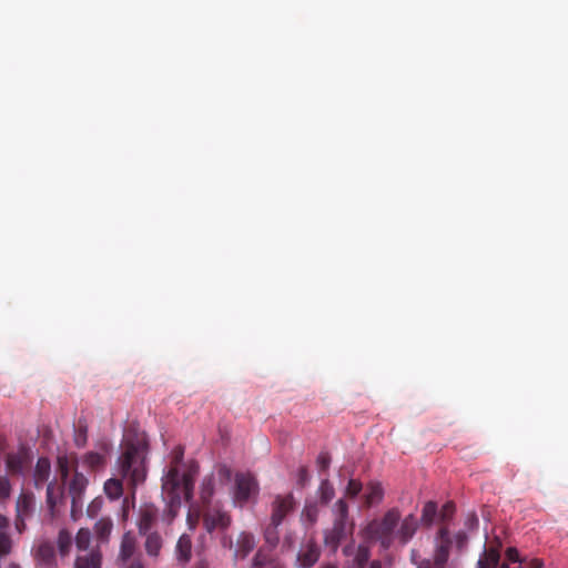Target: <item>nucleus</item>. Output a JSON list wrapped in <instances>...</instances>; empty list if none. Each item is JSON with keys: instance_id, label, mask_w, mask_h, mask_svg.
I'll use <instances>...</instances> for the list:
<instances>
[{"instance_id": "nucleus-28", "label": "nucleus", "mask_w": 568, "mask_h": 568, "mask_svg": "<svg viewBox=\"0 0 568 568\" xmlns=\"http://www.w3.org/2000/svg\"><path fill=\"white\" fill-rule=\"evenodd\" d=\"M449 556V547L448 545L442 544L439 545L434 554V560H432L433 568H445V565L448 560Z\"/></svg>"}, {"instance_id": "nucleus-44", "label": "nucleus", "mask_w": 568, "mask_h": 568, "mask_svg": "<svg viewBox=\"0 0 568 568\" xmlns=\"http://www.w3.org/2000/svg\"><path fill=\"white\" fill-rule=\"evenodd\" d=\"M101 505H102V500H100V499L93 500L88 506V509H87L88 516L91 517V518L95 517L98 515L100 508H101Z\"/></svg>"}, {"instance_id": "nucleus-37", "label": "nucleus", "mask_w": 568, "mask_h": 568, "mask_svg": "<svg viewBox=\"0 0 568 568\" xmlns=\"http://www.w3.org/2000/svg\"><path fill=\"white\" fill-rule=\"evenodd\" d=\"M369 559V550L366 546H358L354 560H353V568H364V566L367 564Z\"/></svg>"}, {"instance_id": "nucleus-31", "label": "nucleus", "mask_w": 568, "mask_h": 568, "mask_svg": "<svg viewBox=\"0 0 568 568\" xmlns=\"http://www.w3.org/2000/svg\"><path fill=\"white\" fill-rule=\"evenodd\" d=\"M320 499L323 504H328L335 496V489L327 478L321 481L318 487Z\"/></svg>"}, {"instance_id": "nucleus-19", "label": "nucleus", "mask_w": 568, "mask_h": 568, "mask_svg": "<svg viewBox=\"0 0 568 568\" xmlns=\"http://www.w3.org/2000/svg\"><path fill=\"white\" fill-rule=\"evenodd\" d=\"M51 474V463L47 457H40L37 460L33 480L37 488H41L49 479Z\"/></svg>"}, {"instance_id": "nucleus-34", "label": "nucleus", "mask_w": 568, "mask_h": 568, "mask_svg": "<svg viewBox=\"0 0 568 568\" xmlns=\"http://www.w3.org/2000/svg\"><path fill=\"white\" fill-rule=\"evenodd\" d=\"M78 550H88L91 542V531L88 528H81L74 538Z\"/></svg>"}, {"instance_id": "nucleus-46", "label": "nucleus", "mask_w": 568, "mask_h": 568, "mask_svg": "<svg viewBox=\"0 0 568 568\" xmlns=\"http://www.w3.org/2000/svg\"><path fill=\"white\" fill-rule=\"evenodd\" d=\"M310 480L308 470L305 466L300 467L298 469V484L301 486L306 485V483Z\"/></svg>"}, {"instance_id": "nucleus-43", "label": "nucleus", "mask_w": 568, "mask_h": 568, "mask_svg": "<svg viewBox=\"0 0 568 568\" xmlns=\"http://www.w3.org/2000/svg\"><path fill=\"white\" fill-rule=\"evenodd\" d=\"M122 565L124 566V568H146L140 555L135 556L133 559Z\"/></svg>"}, {"instance_id": "nucleus-1", "label": "nucleus", "mask_w": 568, "mask_h": 568, "mask_svg": "<svg viewBox=\"0 0 568 568\" xmlns=\"http://www.w3.org/2000/svg\"><path fill=\"white\" fill-rule=\"evenodd\" d=\"M184 457V448L176 446L171 452L170 468L162 478V494L170 507L181 505L182 497L191 500L194 489V480L197 474V466L192 465L183 474L180 473V465Z\"/></svg>"}, {"instance_id": "nucleus-7", "label": "nucleus", "mask_w": 568, "mask_h": 568, "mask_svg": "<svg viewBox=\"0 0 568 568\" xmlns=\"http://www.w3.org/2000/svg\"><path fill=\"white\" fill-rule=\"evenodd\" d=\"M32 456L29 449L21 447L6 456V468L12 476H23L31 466Z\"/></svg>"}, {"instance_id": "nucleus-57", "label": "nucleus", "mask_w": 568, "mask_h": 568, "mask_svg": "<svg viewBox=\"0 0 568 568\" xmlns=\"http://www.w3.org/2000/svg\"><path fill=\"white\" fill-rule=\"evenodd\" d=\"M499 568H509L507 564H501Z\"/></svg>"}, {"instance_id": "nucleus-55", "label": "nucleus", "mask_w": 568, "mask_h": 568, "mask_svg": "<svg viewBox=\"0 0 568 568\" xmlns=\"http://www.w3.org/2000/svg\"><path fill=\"white\" fill-rule=\"evenodd\" d=\"M7 568H21V566L17 562H10Z\"/></svg>"}, {"instance_id": "nucleus-33", "label": "nucleus", "mask_w": 568, "mask_h": 568, "mask_svg": "<svg viewBox=\"0 0 568 568\" xmlns=\"http://www.w3.org/2000/svg\"><path fill=\"white\" fill-rule=\"evenodd\" d=\"M8 529H0V558L7 557L11 554L13 541Z\"/></svg>"}, {"instance_id": "nucleus-56", "label": "nucleus", "mask_w": 568, "mask_h": 568, "mask_svg": "<svg viewBox=\"0 0 568 568\" xmlns=\"http://www.w3.org/2000/svg\"><path fill=\"white\" fill-rule=\"evenodd\" d=\"M344 552H345V555H348L349 554V547H345L344 548Z\"/></svg>"}, {"instance_id": "nucleus-40", "label": "nucleus", "mask_w": 568, "mask_h": 568, "mask_svg": "<svg viewBox=\"0 0 568 568\" xmlns=\"http://www.w3.org/2000/svg\"><path fill=\"white\" fill-rule=\"evenodd\" d=\"M320 471H326L331 465V455L327 452H322L316 459Z\"/></svg>"}, {"instance_id": "nucleus-24", "label": "nucleus", "mask_w": 568, "mask_h": 568, "mask_svg": "<svg viewBox=\"0 0 568 568\" xmlns=\"http://www.w3.org/2000/svg\"><path fill=\"white\" fill-rule=\"evenodd\" d=\"M63 498L62 488L57 486L54 483H49L47 486V504L51 511V515L54 516V510L57 505Z\"/></svg>"}, {"instance_id": "nucleus-14", "label": "nucleus", "mask_w": 568, "mask_h": 568, "mask_svg": "<svg viewBox=\"0 0 568 568\" xmlns=\"http://www.w3.org/2000/svg\"><path fill=\"white\" fill-rule=\"evenodd\" d=\"M255 548V538L253 534L247 531H242L235 544L233 558L235 561L243 560L247 557V555Z\"/></svg>"}, {"instance_id": "nucleus-53", "label": "nucleus", "mask_w": 568, "mask_h": 568, "mask_svg": "<svg viewBox=\"0 0 568 568\" xmlns=\"http://www.w3.org/2000/svg\"><path fill=\"white\" fill-rule=\"evenodd\" d=\"M223 546H224V547H226V546H227L229 548H232V547H233L232 539H231V538H229V539H227V538H224V539H223Z\"/></svg>"}, {"instance_id": "nucleus-39", "label": "nucleus", "mask_w": 568, "mask_h": 568, "mask_svg": "<svg viewBox=\"0 0 568 568\" xmlns=\"http://www.w3.org/2000/svg\"><path fill=\"white\" fill-rule=\"evenodd\" d=\"M58 468L62 480H65L69 476L70 463L68 456H58Z\"/></svg>"}, {"instance_id": "nucleus-11", "label": "nucleus", "mask_w": 568, "mask_h": 568, "mask_svg": "<svg viewBox=\"0 0 568 568\" xmlns=\"http://www.w3.org/2000/svg\"><path fill=\"white\" fill-rule=\"evenodd\" d=\"M203 523L205 526V529L209 532H212L213 530L220 528V529H226L231 526L232 517L231 515L219 507H212L210 508L203 517Z\"/></svg>"}, {"instance_id": "nucleus-47", "label": "nucleus", "mask_w": 568, "mask_h": 568, "mask_svg": "<svg viewBox=\"0 0 568 568\" xmlns=\"http://www.w3.org/2000/svg\"><path fill=\"white\" fill-rule=\"evenodd\" d=\"M293 545H294V539H293L292 534H286L283 539V547L286 549H291V548H293Z\"/></svg>"}, {"instance_id": "nucleus-42", "label": "nucleus", "mask_w": 568, "mask_h": 568, "mask_svg": "<svg viewBox=\"0 0 568 568\" xmlns=\"http://www.w3.org/2000/svg\"><path fill=\"white\" fill-rule=\"evenodd\" d=\"M455 511V505L452 501H447L442 510H440V517L443 520H448Z\"/></svg>"}, {"instance_id": "nucleus-9", "label": "nucleus", "mask_w": 568, "mask_h": 568, "mask_svg": "<svg viewBox=\"0 0 568 568\" xmlns=\"http://www.w3.org/2000/svg\"><path fill=\"white\" fill-rule=\"evenodd\" d=\"M320 556L321 548L315 538L311 536L301 544L296 561L301 568H311L318 561Z\"/></svg>"}, {"instance_id": "nucleus-50", "label": "nucleus", "mask_w": 568, "mask_h": 568, "mask_svg": "<svg viewBox=\"0 0 568 568\" xmlns=\"http://www.w3.org/2000/svg\"><path fill=\"white\" fill-rule=\"evenodd\" d=\"M416 568H433L430 559H424L419 564H417Z\"/></svg>"}, {"instance_id": "nucleus-18", "label": "nucleus", "mask_w": 568, "mask_h": 568, "mask_svg": "<svg viewBox=\"0 0 568 568\" xmlns=\"http://www.w3.org/2000/svg\"><path fill=\"white\" fill-rule=\"evenodd\" d=\"M34 559L39 564L51 566L55 560L54 545L48 540L39 542L34 549Z\"/></svg>"}, {"instance_id": "nucleus-27", "label": "nucleus", "mask_w": 568, "mask_h": 568, "mask_svg": "<svg viewBox=\"0 0 568 568\" xmlns=\"http://www.w3.org/2000/svg\"><path fill=\"white\" fill-rule=\"evenodd\" d=\"M214 495V476H205L201 484L200 498L203 504H210Z\"/></svg>"}, {"instance_id": "nucleus-17", "label": "nucleus", "mask_w": 568, "mask_h": 568, "mask_svg": "<svg viewBox=\"0 0 568 568\" xmlns=\"http://www.w3.org/2000/svg\"><path fill=\"white\" fill-rule=\"evenodd\" d=\"M175 556L180 565L184 566L190 562L192 558V540L189 535L183 534L178 539L175 545Z\"/></svg>"}, {"instance_id": "nucleus-15", "label": "nucleus", "mask_w": 568, "mask_h": 568, "mask_svg": "<svg viewBox=\"0 0 568 568\" xmlns=\"http://www.w3.org/2000/svg\"><path fill=\"white\" fill-rule=\"evenodd\" d=\"M138 551V542L135 536L131 531L123 534L118 555V561L125 564L134 558Z\"/></svg>"}, {"instance_id": "nucleus-6", "label": "nucleus", "mask_w": 568, "mask_h": 568, "mask_svg": "<svg viewBox=\"0 0 568 568\" xmlns=\"http://www.w3.org/2000/svg\"><path fill=\"white\" fill-rule=\"evenodd\" d=\"M36 509V498L32 493L22 491L16 501L14 527L19 534L27 530V520H29Z\"/></svg>"}, {"instance_id": "nucleus-49", "label": "nucleus", "mask_w": 568, "mask_h": 568, "mask_svg": "<svg viewBox=\"0 0 568 568\" xmlns=\"http://www.w3.org/2000/svg\"><path fill=\"white\" fill-rule=\"evenodd\" d=\"M528 566L529 568H542L544 562L542 560L535 558L529 561Z\"/></svg>"}, {"instance_id": "nucleus-30", "label": "nucleus", "mask_w": 568, "mask_h": 568, "mask_svg": "<svg viewBox=\"0 0 568 568\" xmlns=\"http://www.w3.org/2000/svg\"><path fill=\"white\" fill-rule=\"evenodd\" d=\"M12 494V485L7 475H0V505L6 506Z\"/></svg>"}, {"instance_id": "nucleus-8", "label": "nucleus", "mask_w": 568, "mask_h": 568, "mask_svg": "<svg viewBox=\"0 0 568 568\" xmlns=\"http://www.w3.org/2000/svg\"><path fill=\"white\" fill-rule=\"evenodd\" d=\"M296 501L292 493L285 495L277 494L271 503L270 519L282 523L291 513L294 511Z\"/></svg>"}, {"instance_id": "nucleus-4", "label": "nucleus", "mask_w": 568, "mask_h": 568, "mask_svg": "<svg viewBox=\"0 0 568 568\" xmlns=\"http://www.w3.org/2000/svg\"><path fill=\"white\" fill-rule=\"evenodd\" d=\"M400 518L402 515L398 508H392L386 511L381 520L372 521L368 525V531L384 548H389L396 540Z\"/></svg>"}, {"instance_id": "nucleus-12", "label": "nucleus", "mask_w": 568, "mask_h": 568, "mask_svg": "<svg viewBox=\"0 0 568 568\" xmlns=\"http://www.w3.org/2000/svg\"><path fill=\"white\" fill-rule=\"evenodd\" d=\"M159 520V509L154 505H144L140 509L138 519L139 535L154 531L153 528Z\"/></svg>"}, {"instance_id": "nucleus-10", "label": "nucleus", "mask_w": 568, "mask_h": 568, "mask_svg": "<svg viewBox=\"0 0 568 568\" xmlns=\"http://www.w3.org/2000/svg\"><path fill=\"white\" fill-rule=\"evenodd\" d=\"M87 486V477L83 474L75 471L68 487V493L71 497V514L73 518H75V513L82 508V497Z\"/></svg>"}, {"instance_id": "nucleus-22", "label": "nucleus", "mask_w": 568, "mask_h": 568, "mask_svg": "<svg viewBox=\"0 0 568 568\" xmlns=\"http://www.w3.org/2000/svg\"><path fill=\"white\" fill-rule=\"evenodd\" d=\"M112 529L113 521L110 518L99 519L94 525V534L98 542L106 544L109 541Z\"/></svg>"}, {"instance_id": "nucleus-23", "label": "nucleus", "mask_w": 568, "mask_h": 568, "mask_svg": "<svg viewBox=\"0 0 568 568\" xmlns=\"http://www.w3.org/2000/svg\"><path fill=\"white\" fill-rule=\"evenodd\" d=\"M282 523L270 519L265 526L263 535L266 545L271 548H275L280 544V526Z\"/></svg>"}, {"instance_id": "nucleus-5", "label": "nucleus", "mask_w": 568, "mask_h": 568, "mask_svg": "<svg viewBox=\"0 0 568 568\" xmlns=\"http://www.w3.org/2000/svg\"><path fill=\"white\" fill-rule=\"evenodd\" d=\"M260 493V485L251 473H237L234 478L233 504L243 507L255 499Z\"/></svg>"}, {"instance_id": "nucleus-3", "label": "nucleus", "mask_w": 568, "mask_h": 568, "mask_svg": "<svg viewBox=\"0 0 568 568\" xmlns=\"http://www.w3.org/2000/svg\"><path fill=\"white\" fill-rule=\"evenodd\" d=\"M335 519L333 527L324 532L326 546L336 550L341 541L352 534L353 524H348V506L344 499H338L334 506Z\"/></svg>"}, {"instance_id": "nucleus-52", "label": "nucleus", "mask_w": 568, "mask_h": 568, "mask_svg": "<svg viewBox=\"0 0 568 568\" xmlns=\"http://www.w3.org/2000/svg\"><path fill=\"white\" fill-rule=\"evenodd\" d=\"M84 443H85V435L82 438H80V437L75 438L77 446L81 447L84 445Z\"/></svg>"}, {"instance_id": "nucleus-2", "label": "nucleus", "mask_w": 568, "mask_h": 568, "mask_svg": "<svg viewBox=\"0 0 568 568\" xmlns=\"http://www.w3.org/2000/svg\"><path fill=\"white\" fill-rule=\"evenodd\" d=\"M122 453L116 462L118 475L128 479L132 486L144 481L146 477L145 458L148 442L143 434L126 433L123 437Z\"/></svg>"}, {"instance_id": "nucleus-41", "label": "nucleus", "mask_w": 568, "mask_h": 568, "mask_svg": "<svg viewBox=\"0 0 568 568\" xmlns=\"http://www.w3.org/2000/svg\"><path fill=\"white\" fill-rule=\"evenodd\" d=\"M216 474L222 483H229L232 477V470L226 465H219L216 467Z\"/></svg>"}, {"instance_id": "nucleus-20", "label": "nucleus", "mask_w": 568, "mask_h": 568, "mask_svg": "<svg viewBox=\"0 0 568 568\" xmlns=\"http://www.w3.org/2000/svg\"><path fill=\"white\" fill-rule=\"evenodd\" d=\"M102 555L97 548L88 555L79 556L75 559L74 568H101Z\"/></svg>"}, {"instance_id": "nucleus-29", "label": "nucleus", "mask_w": 568, "mask_h": 568, "mask_svg": "<svg viewBox=\"0 0 568 568\" xmlns=\"http://www.w3.org/2000/svg\"><path fill=\"white\" fill-rule=\"evenodd\" d=\"M72 535L67 529H61L58 535V547L59 551L62 556H65L69 554L70 548L72 546Z\"/></svg>"}, {"instance_id": "nucleus-54", "label": "nucleus", "mask_w": 568, "mask_h": 568, "mask_svg": "<svg viewBox=\"0 0 568 568\" xmlns=\"http://www.w3.org/2000/svg\"><path fill=\"white\" fill-rule=\"evenodd\" d=\"M369 568H382V565L379 561L374 560L371 562Z\"/></svg>"}, {"instance_id": "nucleus-38", "label": "nucleus", "mask_w": 568, "mask_h": 568, "mask_svg": "<svg viewBox=\"0 0 568 568\" xmlns=\"http://www.w3.org/2000/svg\"><path fill=\"white\" fill-rule=\"evenodd\" d=\"M363 489V485L357 479H349L346 487V495L351 498H355Z\"/></svg>"}, {"instance_id": "nucleus-26", "label": "nucleus", "mask_w": 568, "mask_h": 568, "mask_svg": "<svg viewBox=\"0 0 568 568\" xmlns=\"http://www.w3.org/2000/svg\"><path fill=\"white\" fill-rule=\"evenodd\" d=\"M104 493L110 499H119L123 494V484L120 478H110L104 484Z\"/></svg>"}, {"instance_id": "nucleus-13", "label": "nucleus", "mask_w": 568, "mask_h": 568, "mask_svg": "<svg viewBox=\"0 0 568 568\" xmlns=\"http://www.w3.org/2000/svg\"><path fill=\"white\" fill-rule=\"evenodd\" d=\"M418 528V520L414 514L407 515L403 520L399 521L396 531V539L405 545L407 544L415 535Z\"/></svg>"}, {"instance_id": "nucleus-51", "label": "nucleus", "mask_w": 568, "mask_h": 568, "mask_svg": "<svg viewBox=\"0 0 568 568\" xmlns=\"http://www.w3.org/2000/svg\"><path fill=\"white\" fill-rule=\"evenodd\" d=\"M194 568H209V562L205 559H201L195 562Z\"/></svg>"}, {"instance_id": "nucleus-35", "label": "nucleus", "mask_w": 568, "mask_h": 568, "mask_svg": "<svg viewBox=\"0 0 568 568\" xmlns=\"http://www.w3.org/2000/svg\"><path fill=\"white\" fill-rule=\"evenodd\" d=\"M318 517V508L314 504L305 505V507L302 510V521L304 524H307L310 526L314 525Z\"/></svg>"}, {"instance_id": "nucleus-45", "label": "nucleus", "mask_w": 568, "mask_h": 568, "mask_svg": "<svg viewBox=\"0 0 568 568\" xmlns=\"http://www.w3.org/2000/svg\"><path fill=\"white\" fill-rule=\"evenodd\" d=\"M506 557L511 562H523V559L520 558L519 552L515 547L507 548Z\"/></svg>"}, {"instance_id": "nucleus-36", "label": "nucleus", "mask_w": 568, "mask_h": 568, "mask_svg": "<svg viewBox=\"0 0 568 568\" xmlns=\"http://www.w3.org/2000/svg\"><path fill=\"white\" fill-rule=\"evenodd\" d=\"M437 514V504L427 501L423 507L422 521L425 525H432Z\"/></svg>"}, {"instance_id": "nucleus-48", "label": "nucleus", "mask_w": 568, "mask_h": 568, "mask_svg": "<svg viewBox=\"0 0 568 568\" xmlns=\"http://www.w3.org/2000/svg\"><path fill=\"white\" fill-rule=\"evenodd\" d=\"M10 526V520L7 516L0 514V529H8Z\"/></svg>"}, {"instance_id": "nucleus-32", "label": "nucleus", "mask_w": 568, "mask_h": 568, "mask_svg": "<svg viewBox=\"0 0 568 568\" xmlns=\"http://www.w3.org/2000/svg\"><path fill=\"white\" fill-rule=\"evenodd\" d=\"M104 463V456L95 452H89L83 457V464L90 469L101 468L103 467Z\"/></svg>"}, {"instance_id": "nucleus-25", "label": "nucleus", "mask_w": 568, "mask_h": 568, "mask_svg": "<svg viewBox=\"0 0 568 568\" xmlns=\"http://www.w3.org/2000/svg\"><path fill=\"white\" fill-rule=\"evenodd\" d=\"M500 555L497 549L484 551L483 557L477 562V568H496L499 565Z\"/></svg>"}, {"instance_id": "nucleus-21", "label": "nucleus", "mask_w": 568, "mask_h": 568, "mask_svg": "<svg viewBox=\"0 0 568 568\" xmlns=\"http://www.w3.org/2000/svg\"><path fill=\"white\" fill-rule=\"evenodd\" d=\"M384 497V489L381 483L371 481L366 486V491L364 495L365 505L371 507L373 505L379 504Z\"/></svg>"}, {"instance_id": "nucleus-16", "label": "nucleus", "mask_w": 568, "mask_h": 568, "mask_svg": "<svg viewBox=\"0 0 568 568\" xmlns=\"http://www.w3.org/2000/svg\"><path fill=\"white\" fill-rule=\"evenodd\" d=\"M145 539H144V550H145V554L156 560L160 555H161V550L164 546V539L163 537L161 536V534L159 531H150V532H146V534H143L142 535Z\"/></svg>"}]
</instances>
